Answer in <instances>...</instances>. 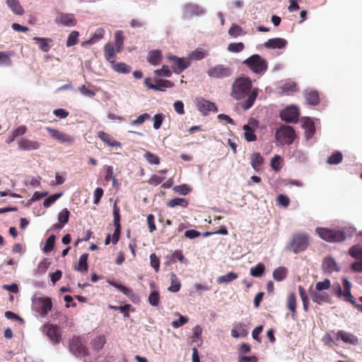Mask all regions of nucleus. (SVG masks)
I'll return each instance as SVG.
<instances>
[{
    "mask_svg": "<svg viewBox=\"0 0 362 362\" xmlns=\"http://www.w3.org/2000/svg\"><path fill=\"white\" fill-rule=\"evenodd\" d=\"M105 180L108 182L110 180H112L113 183L116 182V179L113 174V169L112 166H107L105 169Z\"/></svg>",
    "mask_w": 362,
    "mask_h": 362,
    "instance_id": "nucleus-63",
    "label": "nucleus"
},
{
    "mask_svg": "<svg viewBox=\"0 0 362 362\" xmlns=\"http://www.w3.org/2000/svg\"><path fill=\"white\" fill-rule=\"evenodd\" d=\"M105 30L102 28L96 29L92 37L86 42L87 44L93 45L103 38Z\"/></svg>",
    "mask_w": 362,
    "mask_h": 362,
    "instance_id": "nucleus-42",
    "label": "nucleus"
},
{
    "mask_svg": "<svg viewBox=\"0 0 362 362\" xmlns=\"http://www.w3.org/2000/svg\"><path fill=\"white\" fill-rule=\"evenodd\" d=\"M349 255L358 259L351 264V269L356 272H362V246L354 245L349 251Z\"/></svg>",
    "mask_w": 362,
    "mask_h": 362,
    "instance_id": "nucleus-10",
    "label": "nucleus"
},
{
    "mask_svg": "<svg viewBox=\"0 0 362 362\" xmlns=\"http://www.w3.org/2000/svg\"><path fill=\"white\" fill-rule=\"evenodd\" d=\"M70 216V211L67 209H62L58 214V221L62 225L68 223Z\"/></svg>",
    "mask_w": 362,
    "mask_h": 362,
    "instance_id": "nucleus-51",
    "label": "nucleus"
},
{
    "mask_svg": "<svg viewBox=\"0 0 362 362\" xmlns=\"http://www.w3.org/2000/svg\"><path fill=\"white\" fill-rule=\"evenodd\" d=\"M173 190L180 194L187 195L190 192V188L185 184L177 185L173 187Z\"/></svg>",
    "mask_w": 362,
    "mask_h": 362,
    "instance_id": "nucleus-55",
    "label": "nucleus"
},
{
    "mask_svg": "<svg viewBox=\"0 0 362 362\" xmlns=\"http://www.w3.org/2000/svg\"><path fill=\"white\" fill-rule=\"evenodd\" d=\"M52 307V303L49 298H37L34 302L35 309L41 315H47Z\"/></svg>",
    "mask_w": 362,
    "mask_h": 362,
    "instance_id": "nucleus-14",
    "label": "nucleus"
},
{
    "mask_svg": "<svg viewBox=\"0 0 362 362\" xmlns=\"http://www.w3.org/2000/svg\"><path fill=\"white\" fill-rule=\"evenodd\" d=\"M309 245L308 236L305 233H296L292 236L291 242L287 245V250L298 254L305 251Z\"/></svg>",
    "mask_w": 362,
    "mask_h": 362,
    "instance_id": "nucleus-4",
    "label": "nucleus"
},
{
    "mask_svg": "<svg viewBox=\"0 0 362 362\" xmlns=\"http://www.w3.org/2000/svg\"><path fill=\"white\" fill-rule=\"evenodd\" d=\"M154 74L158 77L161 76L170 77L172 75V72L169 70L168 67L165 65H163L160 69L156 70L154 71Z\"/></svg>",
    "mask_w": 362,
    "mask_h": 362,
    "instance_id": "nucleus-62",
    "label": "nucleus"
},
{
    "mask_svg": "<svg viewBox=\"0 0 362 362\" xmlns=\"http://www.w3.org/2000/svg\"><path fill=\"white\" fill-rule=\"evenodd\" d=\"M124 37L122 30H117L115 33V45L117 52H121L124 47Z\"/></svg>",
    "mask_w": 362,
    "mask_h": 362,
    "instance_id": "nucleus-28",
    "label": "nucleus"
},
{
    "mask_svg": "<svg viewBox=\"0 0 362 362\" xmlns=\"http://www.w3.org/2000/svg\"><path fill=\"white\" fill-rule=\"evenodd\" d=\"M148 303L153 306H157L160 302V293L158 291H153L148 298Z\"/></svg>",
    "mask_w": 362,
    "mask_h": 362,
    "instance_id": "nucleus-52",
    "label": "nucleus"
},
{
    "mask_svg": "<svg viewBox=\"0 0 362 362\" xmlns=\"http://www.w3.org/2000/svg\"><path fill=\"white\" fill-rule=\"evenodd\" d=\"M6 4L16 15L21 16L24 13V9L21 6L18 0H6Z\"/></svg>",
    "mask_w": 362,
    "mask_h": 362,
    "instance_id": "nucleus-31",
    "label": "nucleus"
},
{
    "mask_svg": "<svg viewBox=\"0 0 362 362\" xmlns=\"http://www.w3.org/2000/svg\"><path fill=\"white\" fill-rule=\"evenodd\" d=\"M315 231L322 240L329 243L341 242L346 238V233L341 230L317 228Z\"/></svg>",
    "mask_w": 362,
    "mask_h": 362,
    "instance_id": "nucleus-5",
    "label": "nucleus"
},
{
    "mask_svg": "<svg viewBox=\"0 0 362 362\" xmlns=\"http://www.w3.org/2000/svg\"><path fill=\"white\" fill-rule=\"evenodd\" d=\"M287 45L286 40L280 37H275L268 40L264 42V46L269 49H282Z\"/></svg>",
    "mask_w": 362,
    "mask_h": 362,
    "instance_id": "nucleus-22",
    "label": "nucleus"
},
{
    "mask_svg": "<svg viewBox=\"0 0 362 362\" xmlns=\"http://www.w3.org/2000/svg\"><path fill=\"white\" fill-rule=\"evenodd\" d=\"M238 276L236 273L230 272L225 275L218 276L217 278L216 281L219 284H227L235 280L238 278Z\"/></svg>",
    "mask_w": 362,
    "mask_h": 362,
    "instance_id": "nucleus-37",
    "label": "nucleus"
},
{
    "mask_svg": "<svg viewBox=\"0 0 362 362\" xmlns=\"http://www.w3.org/2000/svg\"><path fill=\"white\" fill-rule=\"evenodd\" d=\"M117 288H118L122 293H123L125 296L128 297H132L134 293L133 291L126 287L125 286L120 284H113Z\"/></svg>",
    "mask_w": 362,
    "mask_h": 362,
    "instance_id": "nucleus-60",
    "label": "nucleus"
},
{
    "mask_svg": "<svg viewBox=\"0 0 362 362\" xmlns=\"http://www.w3.org/2000/svg\"><path fill=\"white\" fill-rule=\"evenodd\" d=\"M144 156L150 164L158 165L160 163V158L150 151H146Z\"/></svg>",
    "mask_w": 362,
    "mask_h": 362,
    "instance_id": "nucleus-49",
    "label": "nucleus"
},
{
    "mask_svg": "<svg viewBox=\"0 0 362 362\" xmlns=\"http://www.w3.org/2000/svg\"><path fill=\"white\" fill-rule=\"evenodd\" d=\"M18 145L20 149L23 151L37 150L40 147V144L37 141L30 140L27 138H21L18 141Z\"/></svg>",
    "mask_w": 362,
    "mask_h": 362,
    "instance_id": "nucleus-18",
    "label": "nucleus"
},
{
    "mask_svg": "<svg viewBox=\"0 0 362 362\" xmlns=\"http://www.w3.org/2000/svg\"><path fill=\"white\" fill-rule=\"evenodd\" d=\"M244 130V137L247 141H255L257 140V136L255 134V129H252L249 124H245L243 127Z\"/></svg>",
    "mask_w": 362,
    "mask_h": 362,
    "instance_id": "nucleus-36",
    "label": "nucleus"
},
{
    "mask_svg": "<svg viewBox=\"0 0 362 362\" xmlns=\"http://www.w3.org/2000/svg\"><path fill=\"white\" fill-rule=\"evenodd\" d=\"M181 284L180 280L174 273L170 274V286L168 288V291L171 292H177L180 291Z\"/></svg>",
    "mask_w": 362,
    "mask_h": 362,
    "instance_id": "nucleus-39",
    "label": "nucleus"
},
{
    "mask_svg": "<svg viewBox=\"0 0 362 362\" xmlns=\"http://www.w3.org/2000/svg\"><path fill=\"white\" fill-rule=\"evenodd\" d=\"M312 299L314 302L322 303V302L328 303L330 301V296L326 293H314L312 294Z\"/></svg>",
    "mask_w": 362,
    "mask_h": 362,
    "instance_id": "nucleus-41",
    "label": "nucleus"
},
{
    "mask_svg": "<svg viewBox=\"0 0 362 362\" xmlns=\"http://www.w3.org/2000/svg\"><path fill=\"white\" fill-rule=\"evenodd\" d=\"M281 160V156H277V155H276L275 156H274L272 158L271 166L274 170L277 171L281 169V166L280 165Z\"/></svg>",
    "mask_w": 362,
    "mask_h": 362,
    "instance_id": "nucleus-64",
    "label": "nucleus"
},
{
    "mask_svg": "<svg viewBox=\"0 0 362 362\" xmlns=\"http://www.w3.org/2000/svg\"><path fill=\"white\" fill-rule=\"evenodd\" d=\"M339 339L346 344L352 345H356L358 344V337L353 334H350V332H346V331H339L336 334V340Z\"/></svg>",
    "mask_w": 362,
    "mask_h": 362,
    "instance_id": "nucleus-21",
    "label": "nucleus"
},
{
    "mask_svg": "<svg viewBox=\"0 0 362 362\" xmlns=\"http://www.w3.org/2000/svg\"><path fill=\"white\" fill-rule=\"evenodd\" d=\"M343 288L339 283H334L332 286V290L334 294L339 299L350 303L362 312V305H358L354 297L351 293V283L346 279L343 278Z\"/></svg>",
    "mask_w": 362,
    "mask_h": 362,
    "instance_id": "nucleus-2",
    "label": "nucleus"
},
{
    "mask_svg": "<svg viewBox=\"0 0 362 362\" xmlns=\"http://www.w3.org/2000/svg\"><path fill=\"white\" fill-rule=\"evenodd\" d=\"M55 22L57 24L68 27L74 26L77 23L76 19L74 15L71 13H59L56 18Z\"/></svg>",
    "mask_w": 362,
    "mask_h": 362,
    "instance_id": "nucleus-17",
    "label": "nucleus"
},
{
    "mask_svg": "<svg viewBox=\"0 0 362 362\" xmlns=\"http://www.w3.org/2000/svg\"><path fill=\"white\" fill-rule=\"evenodd\" d=\"M112 68L118 73L127 74L130 72L131 67L123 62H115L111 63Z\"/></svg>",
    "mask_w": 362,
    "mask_h": 362,
    "instance_id": "nucleus-38",
    "label": "nucleus"
},
{
    "mask_svg": "<svg viewBox=\"0 0 362 362\" xmlns=\"http://www.w3.org/2000/svg\"><path fill=\"white\" fill-rule=\"evenodd\" d=\"M305 100L309 105L313 106L317 105L320 102L318 92L316 90H309L306 92Z\"/></svg>",
    "mask_w": 362,
    "mask_h": 362,
    "instance_id": "nucleus-30",
    "label": "nucleus"
},
{
    "mask_svg": "<svg viewBox=\"0 0 362 362\" xmlns=\"http://www.w3.org/2000/svg\"><path fill=\"white\" fill-rule=\"evenodd\" d=\"M106 343V339L104 334H99L94 337L90 342V346L91 348L95 351H100L101 350L105 344Z\"/></svg>",
    "mask_w": 362,
    "mask_h": 362,
    "instance_id": "nucleus-25",
    "label": "nucleus"
},
{
    "mask_svg": "<svg viewBox=\"0 0 362 362\" xmlns=\"http://www.w3.org/2000/svg\"><path fill=\"white\" fill-rule=\"evenodd\" d=\"M253 73L256 74H264L268 68V63L266 59L259 54H253L243 62Z\"/></svg>",
    "mask_w": 362,
    "mask_h": 362,
    "instance_id": "nucleus-3",
    "label": "nucleus"
},
{
    "mask_svg": "<svg viewBox=\"0 0 362 362\" xmlns=\"http://www.w3.org/2000/svg\"><path fill=\"white\" fill-rule=\"evenodd\" d=\"M206 74L213 78L224 79L233 75V69L229 66L219 64L209 68Z\"/></svg>",
    "mask_w": 362,
    "mask_h": 362,
    "instance_id": "nucleus-7",
    "label": "nucleus"
},
{
    "mask_svg": "<svg viewBox=\"0 0 362 362\" xmlns=\"http://www.w3.org/2000/svg\"><path fill=\"white\" fill-rule=\"evenodd\" d=\"M155 84H151L150 89L165 91L166 88L174 86V83L168 80L155 79Z\"/></svg>",
    "mask_w": 362,
    "mask_h": 362,
    "instance_id": "nucleus-24",
    "label": "nucleus"
},
{
    "mask_svg": "<svg viewBox=\"0 0 362 362\" xmlns=\"http://www.w3.org/2000/svg\"><path fill=\"white\" fill-rule=\"evenodd\" d=\"M331 287V281L326 279L322 281H319L315 285V288L317 291L328 289Z\"/></svg>",
    "mask_w": 362,
    "mask_h": 362,
    "instance_id": "nucleus-57",
    "label": "nucleus"
},
{
    "mask_svg": "<svg viewBox=\"0 0 362 362\" xmlns=\"http://www.w3.org/2000/svg\"><path fill=\"white\" fill-rule=\"evenodd\" d=\"M62 195V193H57L52 194L45 199L43 202V206L45 208L49 207L52 204H54L61 196Z\"/></svg>",
    "mask_w": 362,
    "mask_h": 362,
    "instance_id": "nucleus-54",
    "label": "nucleus"
},
{
    "mask_svg": "<svg viewBox=\"0 0 362 362\" xmlns=\"http://www.w3.org/2000/svg\"><path fill=\"white\" fill-rule=\"evenodd\" d=\"M88 254L84 253L82 254L78 259V263L77 266L74 267V269L76 271L81 272H86L88 271Z\"/></svg>",
    "mask_w": 362,
    "mask_h": 362,
    "instance_id": "nucleus-32",
    "label": "nucleus"
},
{
    "mask_svg": "<svg viewBox=\"0 0 362 362\" xmlns=\"http://www.w3.org/2000/svg\"><path fill=\"white\" fill-rule=\"evenodd\" d=\"M265 272V267L263 264L259 263L255 267L250 269V274L255 277H259Z\"/></svg>",
    "mask_w": 362,
    "mask_h": 362,
    "instance_id": "nucleus-46",
    "label": "nucleus"
},
{
    "mask_svg": "<svg viewBox=\"0 0 362 362\" xmlns=\"http://www.w3.org/2000/svg\"><path fill=\"white\" fill-rule=\"evenodd\" d=\"M281 119L288 123H296L298 121L299 112L296 107H288L280 113Z\"/></svg>",
    "mask_w": 362,
    "mask_h": 362,
    "instance_id": "nucleus-12",
    "label": "nucleus"
},
{
    "mask_svg": "<svg viewBox=\"0 0 362 362\" xmlns=\"http://www.w3.org/2000/svg\"><path fill=\"white\" fill-rule=\"evenodd\" d=\"M264 163V158L259 153H253L250 156V164L252 168L258 172Z\"/></svg>",
    "mask_w": 362,
    "mask_h": 362,
    "instance_id": "nucleus-27",
    "label": "nucleus"
},
{
    "mask_svg": "<svg viewBox=\"0 0 362 362\" xmlns=\"http://www.w3.org/2000/svg\"><path fill=\"white\" fill-rule=\"evenodd\" d=\"M247 334L245 326L242 324L235 325L231 330V335L235 337H245Z\"/></svg>",
    "mask_w": 362,
    "mask_h": 362,
    "instance_id": "nucleus-33",
    "label": "nucleus"
},
{
    "mask_svg": "<svg viewBox=\"0 0 362 362\" xmlns=\"http://www.w3.org/2000/svg\"><path fill=\"white\" fill-rule=\"evenodd\" d=\"M113 217H114V225L115 227V232L112 235V243L114 245L117 244L119 239L120 235V215L119 210L117 206V203L115 202L113 206Z\"/></svg>",
    "mask_w": 362,
    "mask_h": 362,
    "instance_id": "nucleus-16",
    "label": "nucleus"
},
{
    "mask_svg": "<svg viewBox=\"0 0 362 362\" xmlns=\"http://www.w3.org/2000/svg\"><path fill=\"white\" fill-rule=\"evenodd\" d=\"M78 36L79 33L78 31L74 30L71 32V33L68 36V39L66 40V46L71 47L76 45L78 42Z\"/></svg>",
    "mask_w": 362,
    "mask_h": 362,
    "instance_id": "nucleus-47",
    "label": "nucleus"
},
{
    "mask_svg": "<svg viewBox=\"0 0 362 362\" xmlns=\"http://www.w3.org/2000/svg\"><path fill=\"white\" fill-rule=\"evenodd\" d=\"M165 115L163 113H158L153 117V128L155 129H160L163 120Z\"/></svg>",
    "mask_w": 362,
    "mask_h": 362,
    "instance_id": "nucleus-56",
    "label": "nucleus"
},
{
    "mask_svg": "<svg viewBox=\"0 0 362 362\" xmlns=\"http://www.w3.org/2000/svg\"><path fill=\"white\" fill-rule=\"evenodd\" d=\"M342 153L340 151H335L327 158V163L331 165H337L342 161Z\"/></svg>",
    "mask_w": 362,
    "mask_h": 362,
    "instance_id": "nucleus-44",
    "label": "nucleus"
},
{
    "mask_svg": "<svg viewBox=\"0 0 362 362\" xmlns=\"http://www.w3.org/2000/svg\"><path fill=\"white\" fill-rule=\"evenodd\" d=\"M196 106L198 110L201 112L203 115H207L209 112H218V108L215 103L202 98L197 99Z\"/></svg>",
    "mask_w": 362,
    "mask_h": 362,
    "instance_id": "nucleus-13",
    "label": "nucleus"
},
{
    "mask_svg": "<svg viewBox=\"0 0 362 362\" xmlns=\"http://www.w3.org/2000/svg\"><path fill=\"white\" fill-rule=\"evenodd\" d=\"M151 118V115L148 113H144L139 115L135 120L131 122L132 125H141L145 121L148 120Z\"/></svg>",
    "mask_w": 362,
    "mask_h": 362,
    "instance_id": "nucleus-59",
    "label": "nucleus"
},
{
    "mask_svg": "<svg viewBox=\"0 0 362 362\" xmlns=\"http://www.w3.org/2000/svg\"><path fill=\"white\" fill-rule=\"evenodd\" d=\"M150 263L151 266L158 272L160 269V259L155 253L150 255Z\"/></svg>",
    "mask_w": 362,
    "mask_h": 362,
    "instance_id": "nucleus-61",
    "label": "nucleus"
},
{
    "mask_svg": "<svg viewBox=\"0 0 362 362\" xmlns=\"http://www.w3.org/2000/svg\"><path fill=\"white\" fill-rule=\"evenodd\" d=\"M42 330L53 343L57 344L59 342L62 332L57 325H45Z\"/></svg>",
    "mask_w": 362,
    "mask_h": 362,
    "instance_id": "nucleus-15",
    "label": "nucleus"
},
{
    "mask_svg": "<svg viewBox=\"0 0 362 362\" xmlns=\"http://www.w3.org/2000/svg\"><path fill=\"white\" fill-rule=\"evenodd\" d=\"M168 59L174 62L172 69L173 71L177 74H180L190 66L189 59L180 58L175 55H169L168 56Z\"/></svg>",
    "mask_w": 362,
    "mask_h": 362,
    "instance_id": "nucleus-11",
    "label": "nucleus"
},
{
    "mask_svg": "<svg viewBox=\"0 0 362 362\" xmlns=\"http://www.w3.org/2000/svg\"><path fill=\"white\" fill-rule=\"evenodd\" d=\"M287 308L291 312L292 315H294L296 308V298L293 293H291L287 298Z\"/></svg>",
    "mask_w": 362,
    "mask_h": 362,
    "instance_id": "nucleus-45",
    "label": "nucleus"
},
{
    "mask_svg": "<svg viewBox=\"0 0 362 362\" xmlns=\"http://www.w3.org/2000/svg\"><path fill=\"white\" fill-rule=\"evenodd\" d=\"M287 276V269L285 267H280L276 269L273 272V278L277 281H283Z\"/></svg>",
    "mask_w": 362,
    "mask_h": 362,
    "instance_id": "nucleus-40",
    "label": "nucleus"
},
{
    "mask_svg": "<svg viewBox=\"0 0 362 362\" xmlns=\"http://www.w3.org/2000/svg\"><path fill=\"white\" fill-rule=\"evenodd\" d=\"M55 243V236L51 235L46 240L43 247V252L45 253L50 252L53 250Z\"/></svg>",
    "mask_w": 362,
    "mask_h": 362,
    "instance_id": "nucleus-48",
    "label": "nucleus"
},
{
    "mask_svg": "<svg viewBox=\"0 0 362 362\" xmlns=\"http://www.w3.org/2000/svg\"><path fill=\"white\" fill-rule=\"evenodd\" d=\"M45 130L49 134V136L54 140L62 144H72L75 141V138L64 132L49 127H45Z\"/></svg>",
    "mask_w": 362,
    "mask_h": 362,
    "instance_id": "nucleus-8",
    "label": "nucleus"
},
{
    "mask_svg": "<svg viewBox=\"0 0 362 362\" xmlns=\"http://www.w3.org/2000/svg\"><path fill=\"white\" fill-rule=\"evenodd\" d=\"M148 62L153 65H158L161 62V52L160 50H151L148 52Z\"/></svg>",
    "mask_w": 362,
    "mask_h": 362,
    "instance_id": "nucleus-29",
    "label": "nucleus"
},
{
    "mask_svg": "<svg viewBox=\"0 0 362 362\" xmlns=\"http://www.w3.org/2000/svg\"><path fill=\"white\" fill-rule=\"evenodd\" d=\"M188 204L189 203L187 199L180 197H176L170 199L167 203V206L170 208H174L177 206H181L182 208H187Z\"/></svg>",
    "mask_w": 362,
    "mask_h": 362,
    "instance_id": "nucleus-35",
    "label": "nucleus"
},
{
    "mask_svg": "<svg viewBox=\"0 0 362 362\" xmlns=\"http://www.w3.org/2000/svg\"><path fill=\"white\" fill-rule=\"evenodd\" d=\"M116 48L111 43H107L104 47V55L107 61L110 64L113 63L116 59Z\"/></svg>",
    "mask_w": 362,
    "mask_h": 362,
    "instance_id": "nucleus-26",
    "label": "nucleus"
},
{
    "mask_svg": "<svg viewBox=\"0 0 362 362\" xmlns=\"http://www.w3.org/2000/svg\"><path fill=\"white\" fill-rule=\"evenodd\" d=\"M69 351L77 357H84L88 354V349L78 337H74L69 341Z\"/></svg>",
    "mask_w": 362,
    "mask_h": 362,
    "instance_id": "nucleus-9",
    "label": "nucleus"
},
{
    "mask_svg": "<svg viewBox=\"0 0 362 362\" xmlns=\"http://www.w3.org/2000/svg\"><path fill=\"white\" fill-rule=\"evenodd\" d=\"M33 40L39 43V48L42 52H47L49 50L50 46L49 44L52 42V40L50 38L34 37Z\"/></svg>",
    "mask_w": 362,
    "mask_h": 362,
    "instance_id": "nucleus-34",
    "label": "nucleus"
},
{
    "mask_svg": "<svg viewBox=\"0 0 362 362\" xmlns=\"http://www.w3.org/2000/svg\"><path fill=\"white\" fill-rule=\"evenodd\" d=\"M322 267V269L327 273H332L340 270V268L336 261L332 257H326L324 259Z\"/></svg>",
    "mask_w": 362,
    "mask_h": 362,
    "instance_id": "nucleus-20",
    "label": "nucleus"
},
{
    "mask_svg": "<svg viewBox=\"0 0 362 362\" xmlns=\"http://www.w3.org/2000/svg\"><path fill=\"white\" fill-rule=\"evenodd\" d=\"M184 13L186 16H202L205 13V10L199 5L187 4L183 7Z\"/></svg>",
    "mask_w": 362,
    "mask_h": 362,
    "instance_id": "nucleus-19",
    "label": "nucleus"
},
{
    "mask_svg": "<svg viewBox=\"0 0 362 362\" xmlns=\"http://www.w3.org/2000/svg\"><path fill=\"white\" fill-rule=\"evenodd\" d=\"M275 136L281 145H289L293 142L296 134L293 127L288 125H281L276 130Z\"/></svg>",
    "mask_w": 362,
    "mask_h": 362,
    "instance_id": "nucleus-6",
    "label": "nucleus"
},
{
    "mask_svg": "<svg viewBox=\"0 0 362 362\" xmlns=\"http://www.w3.org/2000/svg\"><path fill=\"white\" fill-rule=\"evenodd\" d=\"M207 53L202 49H196L189 54V59L190 60H201L205 58Z\"/></svg>",
    "mask_w": 362,
    "mask_h": 362,
    "instance_id": "nucleus-43",
    "label": "nucleus"
},
{
    "mask_svg": "<svg viewBox=\"0 0 362 362\" xmlns=\"http://www.w3.org/2000/svg\"><path fill=\"white\" fill-rule=\"evenodd\" d=\"M244 48L245 45L243 42H232L228 45V50L234 53L240 52Z\"/></svg>",
    "mask_w": 362,
    "mask_h": 362,
    "instance_id": "nucleus-50",
    "label": "nucleus"
},
{
    "mask_svg": "<svg viewBox=\"0 0 362 362\" xmlns=\"http://www.w3.org/2000/svg\"><path fill=\"white\" fill-rule=\"evenodd\" d=\"M243 33V28L237 24H233L228 30V34L233 37H237Z\"/></svg>",
    "mask_w": 362,
    "mask_h": 362,
    "instance_id": "nucleus-53",
    "label": "nucleus"
},
{
    "mask_svg": "<svg viewBox=\"0 0 362 362\" xmlns=\"http://www.w3.org/2000/svg\"><path fill=\"white\" fill-rule=\"evenodd\" d=\"M258 94L259 89L252 88V81L249 77H238L232 83L230 96L236 100H241L240 106L245 110L254 105Z\"/></svg>",
    "mask_w": 362,
    "mask_h": 362,
    "instance_id": "nucleus-1",
    "label": "nucleus"
},
{
    "mask_svg": "<svg viewBox=\"0 0 362 362\" xmlns=\"http://www.w3.org/2000/svg\"><path fill=\"white\" fill-rule=\"evenodd\" d=\"M0 64H5L11 66L12 61L10 58V54L6 52H0Z\"/></svg>",
    "mask_w": 362,
    "mask_h": 362,
    "instance_id": "nucleus-58",
    "label": "nucleus"
},
{
    "mask_svg": "<svg viewBox=\"0 0 362 362\" xmlns=\"http://www.w3.org/2000/svg\"><path fill=\"white\" fill-rule=\"evenodd\" d=\"M98 137L109 146L121 147L122 146L120 142L116 141L110 134L105 132H98Z\"/></svg>",
    "mask_w": 362,
    "mask_h": 362,
    "instance_id": "nucleus-23",
    "label": "nucleus"
}]
</instances>
